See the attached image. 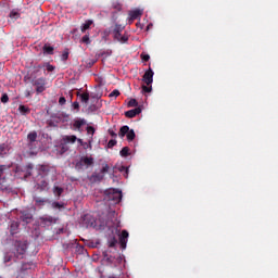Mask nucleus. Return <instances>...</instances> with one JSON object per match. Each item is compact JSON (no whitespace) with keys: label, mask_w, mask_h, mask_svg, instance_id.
Wrapping results in <instances>:
<instances>
[{"label":"nucleus","mask_w":278,"mask_h":278,"mask_svg":"<svg viewBox=\"0 0 278 278\" xmlns=\"http://www.w3.org/2000/svg\"><path fill=\"white\" fill-rule=\"evenodd\" d=\"M8 155V146L0 144V156Z\"/></svg>","instance_id":"obj_29"},{"label":"nucleus","mask_w":278,"mask_h":278,"mask_svg":"<svg viewBox=\"0 0 278 278\" xmlns=\"http://www.w3.org/2000/svg\"><path fill=\"white\" fill-rule=\"evenodd\" d=\"M5 170H8V166L7 165H0V178H2Z\"/></svg>","instance_id":"obj_38"},{"label":"nucleus","mask_w":278,"mask_h":278,"mask_svg":"<svg viewBox=\"0 0 278 278\" xmlns=\"http://www.w3.org/2000/svg\"><path fill=\"white\" fill-rule=\"evenodd\" d=\"M111 278H116V277H111Z\"/></svg>","instance_id":"obj_50"},{"label":"nucleus","mask_w":278,"mask_h":278,"mask_svg":"<svg viewBox=\"0 0 278 278\" xmlns=\"http://www.w3.org/2000/svg\"><path fill=\"white\" fill-rule=\"evenodd\" d=\"M42 51L46 54L52 55V54H54V47H52L50 45H43Z\"/></svg>","instance_id":"obj_17"},{"label":"nucleus","mask_w":278,"mask_h":278,"mask_svg":"<svg viewBox=\"0 0 278 278\" xmlns=\"http://www.w3.org/2000/svg\"><path fill=\"white\" fill-rule=\"evenodd\" d=\"M119 154H121V157H128L129 156V147L122 148Z\"/></svg>","instance_id":"obj_26"},{"label":"nucleus","mask_w":278,"mask_h":278,"mask_svg":"<svg viewBox=\"0 0 278 278\" xmlns=\"http://www.w3.org/2000/svg\"><path fill=\"white\" fill-rule=\"evenodd\" d=\"M65 103H66L65 98H64V97H61V98L59 99V105H65Z\"/></svg>","instance_id":"obj_44"},{"label":"nucleus","mask_w":278,"mask_h":278,"mask_svg":"<svg viewBox=\"0 0 278 278\" xmlns=\"http://www.w3.org/2000/svg\"><path fill=\"white\" fill-rule=\"evenodd\" d=\"M108 201H113L115 204L119 203L123 199V193L121 191H117L116 189H109V191H105Z\"/></svg>","instance_id":"obj_4"},{"label":"nucleus","mask_w":278,"mask_h":278,"mask_svg":"<svg viewBox=\"0 0 278 278\" xmlns=\"http://www.w3.org/2000/svg\"><path fill=\"white\" fill-rule=\"evenodd\" d=\"M100 173H101V174L109 173V165L105 164L104 167H102V169H100Z\"/></svg>","instance_id":"obj_41"},{"label":"nucleus","mask_w":278,"mask_h":278,"mask_svg":"<svg viewBox=\"0 0 278 278\" xmlns=\"http://www.w3.org/2000/svg\"><path fill=\"white\" fill-rule=\"evenodd\" d=\"M68 59V50H64V53H62L61 55V60L66 62Z\"/></svg>","instance_id":"obj_37"},{"label":"nucleus","mask_w":278,"mask_h":278,"mask_svg":"<svg viewBox=\"0 0 278 278\" xmlns=\"http://www.w3.org/2000/svg\"><path fill=\"white\" fill-rule=\"evenodd\" d=\"M92 24H93L92 20H87L86 23H84L83 26L80 27V31L86 33V30H89Z\"/></svg>","instance_id":"obj_19"},{"label":"nucleus","mask_w":278,"mask_h":278,"mask_svg":"<svg viewBox=\"0 0 278 278\" xmlns=\"http://www.w3.org/2000/svg\"><path fill=\"white\" fill-rule=\"evenodd\" d=\"M92 165H94V159L92 156H83L80 157V161L75 163V168L80 170L84 166L90 167Z\"/></svg>","instance_id":"obj_5"},{"label":"nucleus","mask_w":278,"mask_h":278,"mask_svg":"<svg viewBox=\"0 0 278 278\" xmlns=\"http://www.w3.org/2000/svg\"><path fill=\"white\" fill-rule=\"evenodd\" d=\"M128 108H136L138 106V100L136 99H130L129 102H127Z\"/></svg>","instance_id":"obj_30"},{"label":"nucleus","mask_w":278,"mask_h":278,"mask_svg":"<svg viewBox=\"0 0 278 278\" xmlns=\"http://www.w3.org/2000/svg\"><path fill=\"white\" fill-rule=\"evenodd\" d=\"M79 139H77V137L75 136V135H72V136H65L64 138H63V141H64V143L65 144H67V143H75L76 141H78Z\"/></svg>","instance_id":"obj_15"},{"label":"nucleus","mask_w":278,"mask_h":278,"mask_svg":"<svg viewBox=\"0 0 278 278\" xmlns=\"http://www.w3.org/2000/svg\"><path fill=\"white\" fill-rule=\"evenodd\" d=\"M17 228H18V224L13 222L11 225H10V233L12 235H15L17 233Z\"/></svg>","instance_id":"obj_27"},{"label":"nucleus","mask_w":278,"mask_h":278,"mask_svg":"<svg viewBox=\"0 0 278 278\" xmlns=\"http://www.w3.org/2000/svg\"><path fill=\"white\" fill-rule=\"evenodd\" d=\"M141 112H142V109L140 106H137L136 109L126 111V113H124V115L127 118H134V117L138 116L139 114H141Z\"/></svg>","instance_id":"obj_10"},{"label":"nucleus","mask_w":278,"mask_h":278,"mask_svg":"<svg viewBox=\"0 0 278 278\" xmlns=\"http://www.w3.org/2000/svg\"><path fill=\"white\" fill-rule=\"evenodd\" d=\"M27 168H28V170H31L33 169V164H28Z\"/></svg>","instance_id":"obj_48"},{"label":"nucleus","mask_w":278,"mask_h":278,"mask_svg":"<svg viewBox=\"0 0 278 278\" xmlns=\"http://www.w3.org/2000/svg\"><path fill=\"white\" fill-rule=\"evenodd\" d=\"M124 30V26L121 24H115L111 27L110 33L114 37V40L117 42H121L122 45L126 43L129 40V37L127 35H122Z\"/></svg>","instance_id":"obj_1"},{"label":"nucleus","mask_w":278,"mask_h":278,"mask_svg":"<svg viewBox=\"0 0 278 278\" xmlns=\"http://www.w3.org/2000/svg\"><path fill=\"white\" fill-rule=\"evenodd\" d=\"M108 132H109V135H111L112 138H116L117 137V134L114 130H112V129H109Z\"/></svg>","instance_id":"obj_45"},{"label":"nucleus","mask_w":278,"mask_h":278,"mask_svg":"<svg viewBox=\"0 0 278 278\" xmlns=\"http://www.w3.org/2000/svg\"><path fill=\"white\" fill-rule=\"evenodd\" d=\"M118 172H121V173L125 172L126 173V177H127V174L129 173V169L127 167H125V166H121V167H118Z\"/></svg>","instance_id":"obj_40"},{"label":"nucleus","mask_w":278,"mask_h":278,"mask_svg":"<svg viewBox=\"0 0 278 278\" xmlns=\"http://www.w3.org/2000/svg\"><path fill=\"white\" fill-rule=\"evenodd\" d=\"M84 125H86L85 119H75L74 121V128L75 129H80V127H83Z\"/></svg>","instance_id":"obj_24"},{"label":"nucleus","mask_w":278,"mask_h":278,"mask_svg":"<svg viewBox=\"0 0 278 278\" xmlns=\"http://www.w3.org/2000/svg\"><path fill=\"white\" fill-rule=\"evenodd\" d=\"M81 42L84 45H90V38H89V35H84L83 39H81Z\"/></svg>","instance_id":"obj_33"},{"label":"nucleus","mask_w":278,"mask_h":278,"mask_svg":"<svg viewBox=\"0 0 278 278\" xmlns=\"http://www.w3.org/2000/svg\"><path fill=\"white\" fill-rule=\"evenodd\" d=\"M119 96H121V92L117 89L112 90V92L109 93V98H118Z\"/></svg>","instance_id":"obj_31"},{"label":"nucleus","mask_w":278,"mask_h":278,"mask_svg":"<svg viewBox=\"0 0 278 278\" xmlns=\"http://www.w3.org/2000/svg\"><path fill=\"white\" fill-rule=\"evenodd\" d=\"M43 67H46L47 72H49V73H52L55 70V67L53 65L49 64V63H46L43 65L35 66V68H37V70H40V68H43Z\"/></svg>","instance_id":"obj_18"},{"label":"nucleus","mask_w":278,"mask_h":278,"mask_svg":"<svg viewBox=\"0 0 278 278\" xmlns=\"http://www.w3.org/2000/svg\"><path fill=\"white\" fill-rule=\"evenodd\" d=\"M24 266H25V265H23V266H22V270H24V269H25V267H24Z\"/></svg>","instance_id":"obj_49"},{"label":"nucleus","mask_w":278,"mask_h":278,"mask_svg":"<svg viewBox=\"0 0 278 278\" xmlns=\"http://www.w3.org/2000/svg\"><path fill=\"white\" fill-rule=\"evenodd\" d=\"M92 177L97 181H101L102 179H104V175H101V174H93Z\"/></svg>","instance_id":"obj_36"},{"label":"nucleus","mask_w":278,"mask_h":278,"mask_svg":"<svg viewBox=\"0 0 278 278\" xmlns=\"http://www.w3.org/2000/svg\"><path fill=\"white\" fill-rule=\"evenodd\" d=\"M15 254L17 255H24L25 251H27V244L22 241H15Z\"/></svg>","instance_id":"obj_8"},{"label":"nucleus","mask_w":278,"mask_h":278,"mask_svg":"<svg viewBox=\"0 0 278 278\" xmlns=\"http://www.w3.org/2000/svg\"><path fill=\"white\" fill-rule=\"evenodd\" d=\"M83 226L86 228H94L96 227V218L90 214H86L83 216Z\"/></svg>","instance_id":"obj_7"},{"label":"nucleus","mask_w":278,"mask_h":278,"mask_svg":"<svg viewBox=\"0 0 278 278\" xmlns=\"http://www.w3.org/2000/svg\"><path fill=\"white\" fill-rule=\"evenodd\" d=\"M51 204V200L42 199V198H35V206L42 208L43 206Z\"/></svg>","instance_id":"obj_12"},{"label":"nucleus","mask_w":278,"mask_h":278,"mask_svg":"<svg viewBox=\"0 0 278 278\" xmlns=\"http://www.w3.org/2000/svg\"><path fill=\"white\" fill-rule=\"evenodd\" d=\"M27 141H28V149H33L34 142L37 141V132H36V130L28 132Z\"/></svg>","instance_id":"obj_11"},{"label":"nucleus","mask_w":278,"mask_h":278,"mask_svg":"<svg viewBox=\"0 0 278 278\" xmlns=\"http://www.w3.org/2000/svg\"><path fill=\"white\" fill-rule=\"evenodd\" d=\"M141 59L143 62H148L150 56H149V54H141Z\"/></svg>","instance_id":"obj_47"},{"label":"nucleus","mask_w":278,"mask_h":278,"mask_svg":"<svg viewBox=\"0 0 278 278\" xmlns=\"http://www.w3.org/2000/svg\"><path fill=\"white\" fill-rule=\"evenodd\" d=\"M77 97L80 98V102H83L84 104L89 103V99H90L89 92H85V93L77 92Z\"/></svg>","instance_id":"obj_14"},{"label":"nucleus","mask_w":278,"mask_h":278,"mask_svg":"<svg viewBox=\"0 0 278 278\" xmlns=\"http://www.w3.org/2000/svg\"><path fill=\"white\" fill-rule=\"evenodd\" d=\"M142 15V11L139 10V9H135L132 11L129 12V17H130V21H136L139 18V16Z\"/></svg>","instance_id":"obj_13"},{"label":"nucleus","mask_w":278,"mask_h":278,"mask_svg":"<svg viewBox=\"0 0 278 278\" xmlns=\"http://www.w3.org/2000/svg\"><path fill=\"white\" fill-rule=\"evenodd\" d=\"M86 130H87V135L94 136V132H96L94 127L89 126L86 128Z\"/></svg>","instance_id":"obj_32"},{"label":"nucleus","mask_w":278,"mask_h":278,"mask_svg":"<svg viewBox=\"0 0 278 278\" xmlns=\"http://www.w3.org/2000/svg\"><path fill=\"white\" fill-rule=\"evenodd\" d=\"M62 193H64V189L62 187L53 186V195L59 198Z\"/></svg>","instance_id":"obj_21"},{"label":"nucleus","mask_w":278,"mask_h":278,"mask_svg":"<svg viewBox=\"0 0 278 278\" xmlns=\"http://www.w3.org/2000/svg\"><path fill=\"white\" fill-rule=\"evenodd\" d=\"M77 142L78 144L83 146L86 150L92 149V137H90L89 142H84L83 139H78Z\"/></svg>","instance_id":"obj_16"},{"label":"nucleus","mask_w":278,"mask_h":278,"mask_svg":"<svg viewBox=\"0 0 278 278\" xmlns=\"http://www.w3.org/2000/svg\"><path fill=\"white\" fill-rule=\"evenodd\" d=\"M127 238H129V232H127V230H122V233L118 237V243H121L122 250H126Z\"/></svg>","instance_id":"obj_9"},{"label":"nucleus","mask_w":278,"mask_h":278,"mask_svg":"<svg viewBox=\"0 0 278 278\" xmlns=\"http://www.w3.org/2000/svg\"><path fill=\"white\" fill-rule=\"evenodd\" d=\"M50 206L53 208V210H63L64 208V203H59V202H51L50 203Z\"/></svg>","instance_id":"obj_25"},{"label":"nucleus","mask_w":278,"mask_h":278,"mask_svg":"<svg viewBox=\"0 0 278 278\" xmlns=\"http://www.w3.org/2000/svg\"><path fill=\"white\" fill-rule=\"evenodd\" d=\"M31 86L35 87V92H37V94H40L47 90V79L43 77L35 78L34 80H31Z\"/></svg>","instance_id":"obj_2"},{"label":"nucleus","mask_w":278,"mask_h":278,"mask_svg":"<svg viewBox=\"0 0 278 278\" xmlns=\"http://www.w3.org/2000/svg\"><path fill=\"white\" fill-rule=\"evenodd\" d=\"M72 108H74L75 111L79 112V102L72 103Z\"/></svg>","instance_id":"obj_42"},{"label":"nucleus","mask_w":278,"mask_h":278,"mask_svg":"<svg viewBox=\"0 0 278 278\" xmlns=\"http://www.w3.org/2000/svg\"><path fill=\"white\" fill-rule=\"evenodd\" d=\"M117 240L116 239H112L111 243H109V248H114L116 247Z\"/></svg>","instance_id":"obj_46"},{"label":"nucleus","mask_w":278,"mask_h":278,"mask_svg":"<svg viewBox=\"0 0 278 278\" xmlns=\"http://www.w3.org/2000/svg\"><path fill=\"white\" fill-rule=\"evenodd\" d=\"M0 101H1L3 104L8 103V102H9V96H8V93H3V94H2V98H0Z\"/></svg>","instance_id":"obj_35"},{"label":"nucleus","mask_w":278,"mask_h":278,"mask_svg":"<svg viewBox=\"0 0 278 278\" xmlns=\"http://www.w3.org/2000/svg\"><path fill=\"white\" fill-rule=\"evenodd\" d=\"M31 219H33V215L30 213H24L21 215V220L24 223L29 224Z\"/></svg>","instance_id":"obj_20"},{"label":"nucleus","mask_w":278,"mask_h":278,"mask_svg":"<svg viewBox=\"0 0 278 278\" xmlns=\"http://www.w3.org/2000/svg\"><path fill=\"white\" fill-rule=\"evenodd\" d=\"M40 172H42V173H49V167L48 166H46V165H42V166H40Z\"/></svg>","instance_id":"obj_43"},{"label":"nucleus","mask_w":278,"mask_h":278,"mask_svg":"<svg viewBox=\"0 0 278 278\" xmlns=\"http://www.w3.org/2000/svg\"><path fill=\"white\" fill-rule=\"evenodd\" d=\"M153 77H154V72L151 67L148 68V71H146V73H143V76H142V83L151 86L153 85Z\"/></svg>","instance_id":"obj_6"},{"label":"nucleus","mask_w":278,"mask_h":278,"mask_svg":"<svg viewBox=\"0 0 278 278\" xmlns=\"http://www.w3.org/2000/svg\"><path fill=\"white\" fill-rule=\"evenodd\" d=\"M18 112H21L22 115H27L30 113V109L24 104H21L18 105Z\"/></svg>","instance_id":"obj_22"},{"label":"nucleus","mask_w":278,"mask_h":278,"mask_svg":"<svg viewBox=\"0 0 278 278\" xmlns=\"http://www.w3.org/2000/svg\"><path fill=\"white\" fill-rule=\"evenodd\" d=\"M116 144H117V141H116V140H114V139L109 140V142H108V148H109V149H112V148L116 147Z\"/></svg>","instance_id":"obj_34"},{"label":"nucleus","mask_w":278,"mask_h":278,"mask_svg":"<svg viewBox=\"0 0 278 278\" xmlns=\"http://www.w3.org/2000/svg\"><path fill=\"white\" fill-rule=\"evenodd\" d=\"M153 90L152 87H148V86H142V91L146 92V93H149Z\"/></svg>","instance_id":"obj_39"},{"label":"nucleus","mask_w":278,"mask_h":278,"mask_svg":"<svg viewBox=\"0 0 278 278\" xmlns=\"http://www.w3.org/2000/svg\"><path fill=\"white\" fill-rule=\"evenodd\" d=\"M118 137L124 138L127 137V141H134L136 139V132L132 129H129V126H122L118 130Z\"/></svg>","instance_id":"obj_3"},{"label":"nucleus","mask_w":278,"mask_h":278,"mask_svg":"<svg viewBox=\"0 0 278 278\" xmlns=\"http://www.w3.org/2000/svg\"><path fill=\"white\" fill-rule=\"evenodd\" d=\"M9 17L12 20L21 18V13H18V10L13 9L10 11Z\"/></svg>","instance_id":"obj_23"},{"label":"nucleus","mask_w":278,"mask_h":278,"mask_svg":"<svg viewBox=\"0 0 278 278\" xmlns=\"http://www.w3.org/2000/svg\"><path fill=\"white\" fill-rule=\"evenodd\" d=\"M40 220L42 223H49V224L55 223V218L52 216L40 217Z\"/></svg>","instance_id":"obj_28"}]
</instances>
